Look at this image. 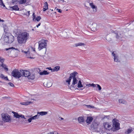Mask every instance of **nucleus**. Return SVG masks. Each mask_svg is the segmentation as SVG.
Here are the masks:
<instances>
[{
  "label": "nucleus",
  "instance_id": "29",
  "mask_svg": "<svg viewBox=\"0 0 134 134\" xmlns=\"http://www.w3.org/2000/svg\"><path fill=\"white\" fill-rule=\"evenodd\" d=\"M26 2V0H19V3L20 4H22L25 3Z\"/></svg>",
  "mask_w": 134,
  "mask_h": 134
},
{
  "label": "nucleus",
  "instance_id": "8",
  "mask_svg": "<svg viewBox=\"0 0 134 134\" xmlns=\"http://www.w3.org/2000/svg\"><path fill=\"white\" fill-rule=\"evenodd\" d=\"M104 127L107 130H110L112 128L111 126L110 123L105 122L103 123Z\"/></svg>",
  "mask_w": 134,
  "mask_h": 134
},
{
  "label": "nucleus",
  "instance_id": "48",
  "mask_svg": "<svg viewBox=\"0 0 134 134\" xmlns=\"http://www.w3.org/2000/svg\"><path fill=\"white\" fill-rule=\"evenodd\" d=\"M47 134H54V133L53 132H50V133H48Z\"/></svg>",
  "mask_w": 134,
  "mask_h": 134
},
{
  "label": "nucleus",
  "instance_id": "32",
  "mask_svg": "<svg viewBox=\"0 0 134 134\" xmlns=\"http://www.w3.org/2000/svg\"><path fill=\"white\" fill-rule=\"evenodd\" d=\"M0 5L1 6H3L4 7H5V5L3 3V0H0Z\"/></svg>",
  "mask_w": 134,
  "mask_h": 134
},
{
  "label": "nucleus",
  "instance_id": "50",
  "mask_svg": "<svg viewBox=\"0 0 134 134\" xmlns=\"http://www.w3.org/2000/svg\"><path fill=\"white\" fill-rule=\"evenodd\" d=\"M24 53H27V52H26V51H25L24 52Z\"/></svg>",
  "mask_w": 134,
  "mask_h": 134
},
{
  "label": "nucleus",
  "instance_id": "7",
  "mask_svg": "<svg viewBox=\"0 0 134 134\" xmlns=\"http://www.w3.org/2000/svg\"><path fill=\"white\" fill-rule=\"evenodd\" d=\"M115 119L113 120V127L115 130H118L120 129V124L114 121Z\"/></svg>",
  "mask_w": 134,
  "mask_h": 134
},
{
  "label": "nucleus",
  "instance_id": "46",
  "mask_svg": "<svg viewBox=\"0 0 134 134\" xmlns=\"http://www.w3.org/2000/svg\"><path fill=\"white\" fill-rule=\"evenodd\" d=\"M41 24V23H39L36 26L37 27H39V26Z\"/></svg>",
  "mask_w": 134,
  "mask_h": 134
},
{
  "label": "nucleus",
  "instance_id": "3",
  "mask_svg": "<svg viewBox=\"0 0 134 134\" xmlns=\"http://www.w3.org/2000/svg\"><path fill=\"white\" fill-rule=\"evenodd\" d=\"M14 40V37L10 34H6L4 37V41L5 42L11 43Z\"/></svg>",
  "mask_w": 134,
  "mask_h": 134
},
{
  "label": "nucleus",
  "instance_id": "23",
  "mask_svg": "<svg viewBox=\"0 0 134 134\" xmlns=\"http://www.w3.org/2000/svg\"><path fill=\"white\" fill-rule=\"evenodd\" d=\"M4 49L6 51L9 50V51L11 52V51L12 50H18V49H16L15 48L12 47H10L8 48H6Z\"/></svg>",
  "mask_w": 134,
  "mask_h": 134
},
{
  "label": "nucleus",
  "instance_id": "21",
  "mask_svg": "<svg viewBox=\"0 0 134 134\" xmlns=\"http://www.w3.org/2000/svg\"><path fill=\"white\" fill-rule=\"evenodd\" d=\"M133 131L131 127L129 128L125 132L126 134H129L131 133Z\"/></svg>",
  "mask_w": 134,
  "mask_h": 134
},
{
  "label": "nucleus",
  "instance_id": "44",
  "mask_svg": "<svg viewBox=\"0 0 134 134\" xmlns=\"http://www.w3.org/2000/svg\"><path fill=\"white\" fill-rule=\"evenodd\" d=\"M0 77L1 78H3L4 77V75L2 74L0 75Z\"/></svg>",
  "mask_w": 134,
  "mask_h": 134
},
{
  "label": "nucleus",
  "instance_id": "5",
  "mask_svg": "<svg viewBox=\"0 0 134 134\" xmlns=\"http://www.w3.org/2000/svg\"><path fill=\"white\" fill-rule=\"evenodd\" d=\"M22 70L18 71L16 69H14L12 73V75L16 78H19L22 75L21 72Z\"/></svg>",
  "mask_w": 134,
  "mask_h": 134
},
{
  "label": "nucleus",
  "instance_id": "17",
  "mask_svg": "<svg viewBox=\"0 0 134 134\" xmlns=\"http://www.w3.org/2000/svg\"><path fill=\"white\" fill-rule=\"evenodd\" d=\"M35 77V75L34 74H30L28 76V78L29 79H31V80H33L34 79Z\"/></svg>",
  "mask_w": 134,
  "mask_h": 134
},
{
  "label": "nucleus",
  "instance_id": "26",
  "mask_svg": "<svg viewBox=\"0 0 134 134\" xmlns=\"http://www.w3.org/2000/svg\"><path fill=\"white\" fill-rule=\"evenodd\" d=\"M1 66L4 68V69L6 70L7 71L8 70V69L7 68V66L5 64L3 63L2 64Z\"/></svg>",
  "mask_w": 134,
  "mask_h": 134
},
{
  "label": "nucleus",
  "instance_id": "11",
  "mask_svg": "<svg viewBox=\"0 0 134 134\" xmlns=\"http://www.w3.org/2000/svg\"><path fill=\"white\" fill-rule=\"evenodd\" d=\"M12 113L13 114L14 117L17 118H19L20 117H21V118L25 119L24 115H19L17 113L14 111H13Z\"/></svg>",
  "mask_w": 134,
  "mask_h": 134
},
{
  "label": "nucleus",
  "instance_id": "54",
  "mask_svg": "<svg viewBox=\"0 0 134 134\" xmlns=\"http://www.w3.org/2000/svg\"><path fill=\"white\" fill-rule=\"evenodd\" d=\"M93 127H94V125L93 124Z\"/></svg>",
  "mask_w": 134,
  "mask_h": 134
},
{
  "label": "nucleus",
  "instance_id": "1",
  "mask_svg": "<svg viewBox=\"0 0 134 134\" xmlns=\"http://www.w3.org/2000/svg\"><path fill=\"white\" fill-rule=\"evenodd\" d=\"M78 73L74 71L71 73L70 75V76L68 80H66V82H68L69 85L70 84L71 80L72 79V82L71 86L74 88L77 87L79 88L83 87V85L80 79L77 76Z\"/></svg>",
  "mask_w": 134,
  "mask_h": 134
},
{
  "label": "nucleus",
  "instance_id": "37",
  "mask_svg": "<svg viewBox=\"0 0 134 134\" xmlns=\"http://www.w3.org/2000/svg\"><path fill=\"white\" fill-rule=\"evenodd\" d=\"M90 4L91 7L93 9H94L96 8L95 6L94 5H93L92 3H90Z\"/></svg>",
  "mask_w": 134,
  "mask_h": 134
},
{
  "label": "nucleus",
  "instance_id": "13",
  "mask_svg": "<svg viewBox=\"0 0 134 134\" xmlns=\"http://www.w3.org/2000/svg\"><path fill=\"white\" fill-rule=\"evenodd\" d=\"M93 120V118L92 117L90 116L87 117L86 120V122L87 123L89 124L91 123Z\"/></svg>",
  "mask_w": 134,
  "mask_h": 134
},
{
  "label": "nucleus",
  "instance_id": "33",
  "mask_svg": "<svg viewBox=\"0 0 134 134\" xmlns=\"http://www.w3.org/2000/svg\"><path fill=\"white\" fill-rule=\"evenodd\" d=\"M95 85H96V86H97V87L98 88V90H100L102 89L101 87L98 84H95Z\"/></svg>",
  "mask_w": 134,
  "mask_h": 134
},
{
  "label": "nucleus",
  "instance_id": "34",
  "mask_svg": "<svg viewBox=\"0 0 134 134\" xmlns=\"http://www.w3.org/2000/svg\"><path fill=\"white\" fill-rule=\"evenodd\" d=\"M4 60V59L0 57V62L2 63H3Z\"/></svg>",
  "mask_w": 134,
  "mask_h": 134
},
{
  "label": "nucleus",
  "instance_id": "47",
  "mask_svg": "<svg viewBox=\"0 0 134 134\" xmlns=\"http://www.w3.org/2000/svg\"><path fill=\"white\" fill-rule=\"evenodd\" d=\"M28 13V14H27V15L28 16H29L30 15V11H28L27 12Z\"/></svg>",
  "mask_w": 134,
  "mask_h": 134
},
{
  "label": "nucleus",
  "instance_id": "20",
  "mask_svg": "<svg viewBox=\"0 0 134 134\" xmlns=\"http://www.w3.org/2000/svg\"><path fill=\"white\" fill-rule=\"evenodd\" d=\"M78 121L79 123H81L84 122L85 120L83 117H80L78 118Z\"/></svg>",
  "mask_w": 134,
  "mask_h": 134
},
{
  "label": "nucleus",
  "instance_id": "16",
  "mask_svg": "<svg viewBox=\"0 0 134 134\" xmlns=\"http://www.w3.org/2000/svg\"><path fill=\"white\" fill-rule=\"evenodd\" d=\"M9 8L11 9V10H19V8L17 5L13 7H10Z\"/></svg>",
  "mask_w": 134,
  "mask_h": 134
},
{
  "label": "nucleus",
  "instance_id": "10",
  "mask_svg": "<svg viewBox=\"0 0 134 134\" xmlns=\"http://www.w3.org/2000/svg\"><path fill=\"white\" fill-rule=\"evenodd\" d=\"M21 72L22 73V76H24L28 77L30 74V72L27 70H22Z\"/></svg>",
  "mask_w": 134,
  "mask_h": 134
},
{
  "label": "nucleus",
  "instance_id": "41",
  "mask_svg": "<svg viewBox=\"0 0 134 134\" xmlns=\"http://www.w3.org/2000/svg\"><path fill=\"white\" fill-rule=\"evenodd\" d=\"M32 120V119L30 118H29V119H28V121L29 122H31V121Z\"/></svg>",
  "mask_w": 134,
  "mask_h": 134
},
{
  "label": "nucleus",
  "instance_id": "14",
  "mask_svg": "<svg viewBox=\"0 0 134 134\" xmlns=\"http://www.w3.org/2000/svg\"><path fill=\"white\" fill-rule=\"evenodd\" d=\"M48 9V5L47 2L44 3V5L43 6V11L44 12L45 11Z\"/></svg>",
  "mask_w": 134,
  "mask_h": 134
},
{
  "label": "nucleus",
  "instance_id": "38",
  "mask_svg": "<svg viewBox=\"0 0 134 134\" xmlns=\"http://www.w3.org/2000/svg\"><path fill=\"white\" fill-rule=\"evenodd\" d=\"M8 84L11 87H14V85L12 83L10 82L8 83Z\"/></svg>",
  "mask_w": 134,
  "mask_h": 134
},
{
  "label": "nucleus",
  "instance_id": "28",
  "mask_svg": "<svg viewBox=\"0 0 134 134\" xmlns=\"http://www.w3.org/2000/svg\"><path fill=\"white\" fill-rule=\"evenodd\" d=\"M32 119V120H34L38 119V115H35V116L32 117L31 118Z\"/></svg>",
  "mask_w": 134,
  "mask_h": 134
},
{
  "label": "nucleus",
  "instance_id": "55",
  "mask_svg": "<svg viewBox=\"0 0 134 134\" xmlns=\"http://www.w3.org/2000/svg\"><path fill=\"white\" fill-rule=\"evenodd\" d=\"M1 19L0 18V21H1Z\"/></svg>",
  "mask_w": 134,
  "mask_h": 134
},
{
  "label": "nucleus",
  "instance_id": "27",
  "mask_svg": "<svg viewBox=\"0 0 134 134\" xmlns=\"http://www.w3.org/2000/svg\"><path fill=\"white\" fill-rule=\"evenodd\" d=\"M119 102L120 103H123L124 104H126L127 103L125 101L121 99L119 100Z\"/></svg>",
  "mask_w": 134,
  "mask_h": 134
},
{
  "label": "nucleus",
  "instance_id": "42",
  "mask_svg": "<svg viewBox=\"0 0 134 134\" xmlns=\"http://www.w3.org/2000/svg\"><path fill=\"white\" fill-rule=\"evenodd\" d=\"M46 69H47L49 70H51L52 71V72L53 69H52L51 67H48L46 68Z\"/></svg>",
  "mask_w": 134,
  "mask_h": 134
},
{
  "label": "nucleus",
  "instance_id": "2",
  "mask_svg": "<svg viewBox=\"0 0 134 134\" xmlns=\"http://www.w3.org/2000/svg\"><path fill=\"white\" fill-rule=\"evenodd\" d=\"M29 36V34L27 32H24L21 33L18 37V42L21 44L25 43Z\"/></svg>",
  "mask_w": 134,
  "mask_h": 134
},
{
  "label": "nucleus",
  "instance_id": "49",
  "mask_svg": "<svg viewBox=\"0 0 134 134\" xmlns=\"http://www.w3.org/2000/svg\"><path fill=\"white\" fill-rule=\"evenodd\" d=\"M59 118H60L61 119V120H63V119H63V118H62V117H59Z\"/></svg>",
  "mask_w": 134,
  "mask_h": 134
},
{
  "label": "nucleus",
  "instance_id": "25",
  "mask_svg": "<svg viewBox=\"0 0 134 134\" xmlns=\"http://www.w3.org/2000/svg\"><path fill=\"white\" fill-rule=\"evenodd\" d=\"M75 47H77L78 46H84L85 44L84 43L79 42L77 43H76L75 44Z\"/></svg>",
  "mask_w": 134,
  "mask_h": 134
},
{
  "label": "nucleus",
  "instance_id": "45",
  "mask_svg": "<svg viewBox=\"0 0 134 134\" xmlns=\"http://www.w3.org/2000/svg\"><path fill=\"white\" fill-rule=\"evenodd\" d=\"M4 79L6 80H8V79L7 77H4Z\"/></svg>",
  "mask_w": 134,
  "mask_h": 134
},
{
  "label": "nucleus",
  "instance_id": "53",
  "mask_svg": "<svg viewBox=\"0 0 134 134\" xmlns=\"http://www.w3.org/2000/svg\"><path fill=\"white\" fill-rule=\"evenodd\" d=\"M30 58H32L31 57H30Z\"/></svg>",
  "mask_w": 134,
  "mask_h": 134
},
{
  "label": "nucleus",
  "instance_id": "9",
  "mask_svg": "<svg viewBox=\"0 0 134 134\" xmlns=\"http://www.w3.org/2000/svg\"><path fill=\"white\" fill-rule=\"evenodd\" d=\"M115 52H113L112 53V55L114 57V61L116 62H119L120 61L118 59V57Z\"/></svg>",
  "mask_w": 134,
  "mask_h": 134
},
{
  "label": "nucleus",
  "instance_id": "24",
  "mask_svg": "<svg viewBox=\"0 0 134 134\" xmlns=\"http://www.w3.org/2000/svg\"><path fill=\"white\" fill-rule=\"evenodd\" d=\"M60 67L59 66H56L54 67V69H53L52 72H54L55 71H57L59 70Z\"/></svg>",
  "mask_w": 134,
  "mask_h": 134
},
{
  "label": "nucleus",
  "instance_id": "19",
  "mask_svg": "<svg viewBox=\"0 0 134 134\" xmlns=\"http://www.w3.org/2000/svg\"><path fill=\"white\" fill-rule=\"evenodd\" d=\"M49 73V72H48L47 71L44 70L43 71L40 72L39 73V74L41 75H47Z\"/></svg>",
  "mask_w": 134,
  "mask_h": 134
},
{
  "label": "nucleus",
  "instance_id": "40",
  "mask_svg": "<svg viewBox=\"0 0 134 134\" xmlns=\"http://www.w3.org/2000/svg\"><path fill=\"white\" fill-rule=\"evenodd\" d=\"M88 107L89 108H94V107L93 106H92L91 105H89L88 106Z\"/></svg>",
  "mask_w": 134,
  "mask_h": 134
},
{
  "label": "nucleus",
  "instance_id": "15",
  "mask_svg": "<svg viewBox=\"0 0 134 134\" xmlns=\"http://www.w3.org/2000/svg\"><path fill=\"white\" fill-rule=\"evenodd\" d=\"M47 114V112L46 111H41L40 112H37V115H38V118L39 116L41 115L43 116Z\"/></svg>",
  "mask_w": 134,
  "mask_h": 134
},
{
  "label": "nucleus",
  "instance_id": "12",
  "mask_svg": "<svg viewBox=\"0 0 134 134\" xmlns=\"http://www.w3.org/2000/svg\"><path fill=\"white\" fill-rule=\"evenodd\" d=\"M113 34H114V36H116V38L117 39L121 40L122 37L120 33L119 32H117V31L113 33Z\"/></svg>",
  "mask_w": 134,
  "mask_h": 134
},
{
  "label": "nucleus",
  "instance_id": "51",
  "mask_svg": "<svg viewBox=\"0 0 134 134\" xmlns=\"http://www.w3.org/2000/svg\"><path fill=\"white\" fill-rule=\"evenodd\" d=\"M1 21H2V22H3V21H4V20H1Z\"/></svg>",
  "mask_w": 134,
  "mask_h": 134
},
{
  "label": "nucleus",
  "instance_id": "43",
  "mask_svg": "<svg viewBox=\"0 0 134 134\" xmlns=\"http://www.w3.org/2000/svg\"><path fill=\"white\" fill-rule=\"evenodd\" d=\"M57 11L59 13H61L62 12V11L60 9H57Z\"/></svg>",
  "mask_w": 134,
  "mask_h": 134
},
{
  "label": "nucleus",
  "instance_id": "35",
  "mask_svg": "<svg viewBox=\"0 0 134 134\" xmlns=\"http://www.w3.org/2000/svg\"><path fill=\"white\" fill-rule=\"evenodd\" d=\"M32 16H33V21H35V19H36V16L35 15V13H33V14L32 15Z\"/></svg>",
  "mask_w": 134,
  "mask_h": 134
},
{
  "label": "nucleus",
  "instance_id": "52",
  "mask_svg": "<svg viewBox=\"0 0 134 134\" xmlns=\"http://www.w3.org/2000/svg\"><path fill=\"white\" fill-rule=\"evenodd\" d=\"M33 51H35V48H34V49H33Z\"/></svg>",
  "mask_w": 134,
  "mask_h": 134
},
{
  "label": "nucleus",
  "instance_id": "4",
  "mask_svg": "<svg viewBox=\"0 0 134 134\" xmlns=\"http://www.w3.org/2000/svg\"><path fill=\"white\" fill-rule=\"evenodd\" d=\"M47 41L44 39H42L38 42V49L40 51L43 48H46L47 46Z\"/></svg>",
  "mask_w": 134,
  "mask_h": 134
},
{
  "label": "nucleus",
  "instance_id": "31",
  "mask_svg": "<svg viewBox=\"0 0 134 134\" xmlns=\"http://www.w3.org/2000/svg\"><path fill=\"white\" fill-rule=\"evenodd\" d=\"M41 17L40 16H38L36 17L35 19V20H36L37 21H39L41 19Z\"/></svg>",
  "mask_w": 134,
  "mask_h": 134
},
{
  "label": "nucleus",
  "instance_id": "39",
  "mask_svg": "<svg viewBox=\"0 0 134 134\" xmlns=\"http://www.w3.org/2000/svg\"><path fill=\"white\" fill-rule=\"evenodd\" d=\"M109 116H104V118H103V119H109Z\"/></svg>",
  "mask_w": 134,
  "mask_h": 134
},
{
  "label": "nucleus",
  "instance_id": "30",
  "mask_svg": "<svg viewBox=\"0 0 134 134\" xmlns=\"http://www.w3.org/2000/svg\"><path fill=\"white\" fill-rule=\"evenodd\" d=\"M86 86H87L88 87L92 86L93 87H96V85H95V84L93 83L92 84H88L86 85Z\"/></svg>",
  "mask_w": 134,
  "mask_h": 134
},
{
  "label": "nucleus",
  "instance_id": "36",
  "mask_svg": "<svg viewBox=\"0 0 134 134\" xmlns=\"http://www.w3.org/2000/svg\"><path fill=\"white\" fill-rule=\"evenodd\" d=\"M3 123L2 119L0 117V125H2Z\"/></svg>",
  "mask_w": 134,
  "mask_h": 134
},
{
  "label": "nucleus",
  "instance_id": "22",
  "mask_svg": "<svg viewBox=\"0 0 134 134\" xmlns=\"http://www.w3.org/2000/svg\"><path fill=\"white\" fill-rule=\"evenodd\" d=\"M4 32L6 33V34H9L8 33V29L6 25H4L3 26Z\"/></svg>",
  "mask_w": 134,
  "mask_h": 134
},
{
  "label": "nucleus",
  "instance_id": "6",
  "mask_svg": "<svg viewBox=\"0 0 134 134\" xmlns=\"http://www.w3.org/2000/svg\"><path fill=\"white\" fill-rule=\"evenodd\" d=\"M1 116L3 121L8 122L11 121L10 117L7 114H2Z\"/></svg>",
  "mask_w": 134,
  "mask_h": 134
},
{
  "label": "nucleus",
  "instance_id": "56",
  "mask_svg": "<svg viewBox=\"0 0 134 134\" xmlns=\"http://www.w3.org/2000/svg\"><path fill=\"white\" fill-rule=\"evenodd\" d=\"M52 11H53V9H52Z\"/></svg>",
  "mask_w": 134,
  "mask_h": 134
},
{
  "label": "nucleus",
  "instance_id": "18",
  "mask_svg": "<svg viewBox=\"0 0 134 134\" xmlns=\"http://www.w3.org/2000/svg\"><path fill=\"white\" fill-rule=\"evenodd\" d=\"M32 103V102H21L20 104L22 105H27Z\"/></svg>",
  "mask_w": 134,
  "mask_h": 134
}]
</instances>
